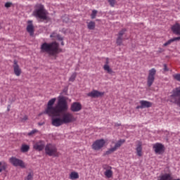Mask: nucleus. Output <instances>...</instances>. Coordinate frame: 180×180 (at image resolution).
Wrapping results in <instances>:
<instances>
[{"mask_svg": "<svg viewBox=\"0 0 180 180\" xmlns=\"http://www.w3.org/2000/svg\"><path fill=\"white\" fill-rule=\"evenodd\" d=\"M57 98H53L49 101L47 107L44 113L49 116H60L63 112L68 110V103L67 98L65 96H59L58 98V102L55 106H53L56 103Z\"/></svg>", "mask_w": 180, "mask_h": 180, "instance_id": "1", "label": "nucleus"}, {"mask_svg": "<svg viewBox=\"0 0 180 180\" xmlns=\"http://www.w3.org/2000/svg\"><path fill=\"white\" fill-rule=\"evenodd\" d=\"M51 118L52 126L55 127H60L63 124H68L70 123H74L77 120V118L74 116L73 113L70 112H64L61 116H50Z\"/></svg>", "mask_w": 180, "mask_h": 180, "instance_id": "2", "label": "nucleus"}, {"mask_svg": "<svg viewBox=\"0 0 180 180\" xmlns=\"http://www.w3.org/2000/svg\"><path fill=\"white\" fill-rule=\"evenodd\" d=\"M41 53H47L49 56L54 57L59 53H63V49H60V44L56 41L51 43L44 42L41 45Z\"/></svg>", "mask_w": 180, "mask_h": 180, "instance_id": "3", "label": "nucleus"}, {"mask_svg": "<svg viewBox=\"0 0 180 180\" xmlns=\"http://www.w3.org/2000/svg\"><path fill=\"white\" fill-rule=\"evenodd\" d=\"M33 16L42 19L43 20H47V11L44 8V6L41 4H37L34 6V10L32 13Z\"/></svg>", "mask_w": 180, "mask_h": 180, "instance_id": "4", "label": "nucleus"}, {"mask_svg": "<svg viewBox=\"0 0 180 180\" xmlns=\"http://www.w3.org/2000/svg\"><path fill=\"white\" fill-rule=\"evenodd\" d=\"M45 154L49 157H59L60 153L57 150V146L54 144L48 143L45 146Z\"/></svg>", "mask_w": 180, "mask_h": 180, "instance_id": "5", "label": "nucleus"}, {"mask_svg": "<svg viewBox=\"0 0 180 180\" xmlns=\"http://www.w3.org/2000/svg\"><path fill=\"white\" fill-rule=\"evenodd\" d=\"M180 86L173 90V94L169 97V101L180 106Z\"/></svg>", "mask_w": 180, "mask_h": 180, "instance_id": "6", "label": "nucleus"}, {"mask_svg": "<svg viewBox=\"0 0 180 180\" xmlns=\"http://www.w3.org/2000/svg\"><path fill=\"white\" fill-rule=\"evenodd\" d=\"M9 162L13 167H20V168H26V163L20 159H18L16 157H11L9 159Z\"/></svg>", "mask_w": 180, "mask_h": 180, "instance_id": "7", "label": "nucleus"}, {"mask_svg": "<svg viewBox=\"0 0 180 180\" xmlns=\"http://www.w3.org/2000/svg\"><path fill=\"white\" fill-rule=\"evenodd\" d=\"M105 144H106V141L103 139H98L93 143L91 148L95 151H99V150L103 148Z\"/></svg>", "mask_w": 180, "mask_h": 180, "instance_id": "8", "label": "nucleus"}, {"mask_svg": "<svg viewBox=\"0 0 180 180\" xmlns=\"http://www.w3.org/2000/svg\"><path fill=\"white\" fill-rule=\"evenodd\" d=\"M155 74H157V70L155 68H152L148 71L147 84L148 86H151L154 84L155 79Z\"/></svg>", "mask_w": 180, "mask_h": 180, "instance_id": "9", "label": "nucleus"}, {"mask_svg": "<svg viewBox=\"0 0 180 180\" xmlns=\"http://www.w3.org/2000/svg\"><path fill=\"white\" fill-rule=\"evenodd\" d=\"M124 143H126V140L124 139H120L119 140L115 145L114 147L110 148L109 150H108L105 152V154L107 155H109V154H112V153H115V151L117 150V148H120V147H122V146H123V144H124Z\"/></svg>", "mask_w": 180, "mask_h": 180, "instance_id": "10", "label": "nucleus"}, {"mask_svg": "<svg viewBox=\"0 0 180 180\" xmlns=\"http://www.w3.org/2000/svg\"><path fill=\"white\" fill-rule=\"evenodd\" d=\"M33 148L36 151H43L46 148V141L39 140L33 143Z\"/></svg>", "mask_w": 180, "mask_h": 180, "instance_id": "11", "label": "nucleus"}, {"mask_svg": "<svg viewBox=\"0 0 180 180\" xmlns=\"http://www.w3.org/2000/svg\"><path fill=\"white\" fill-rule=\"evenodd\" d=\"M153 148L155 154H162L165 151V146L162 143H156L153 144Z\"/></svg>", "mask_w": 180, "mask_h": 180, "instance_id": "12", "label": "nucleus"}, {"mask_svg": "<svg viewBox=\"0 0 180 180\" xmlns=\"http://www.w3.org/2000/svg\"><path fill=\"white\" fill-rule=\"evenodd\" d=\"M13 68L15 75H16V77H20L22 75V68H20V66H19L18 60H15L13 61Z\"/></svg>", "mask_w": 180, "mask_h": 180, "instance_id": "13", "label": "nucleus"}, {"mask_svg": "<svg viewBox=\"0 0 180 180\" xmlns=\"http://www.w3.org/2000/svg\"><path fill=\"white\" fill-rule=\"evenodd\" d=\"M136 153L138 157H143V143L140 141H136Z\"/></svg>", "mask_w": 180, "mask_h": 180, "instance_id": "14", "label": "nucleus"}, {"mask_svg": "<svg viewBox=\"0 0 180 180\" xmlns=\"http://www.w3.org/2000/svg\"><path fill=\"white\" fill-rule=\"evenodd\" d=\"M103 95H105V92H101L97 90H93L87 94V96L90 98H99L100 96H103Z\"/></svg>", "mask_w": 180, "mask_h": 180, "instance_id": "15", "label": "nucleus"}, {"mask_svg": "<svg viewBox=\"0 0 180 180\" xmlns=\"http://www.w3.org/2000/svg\"><path fill=\"white\" fill-rule=\"evenodd\" d=\"M82 109V105L78 102H74L70 106L71 112H79Z\"/></svg>", "mask_w": 180, "mask_h": 180, "instance_id": "16", "label": "nucleus"}, {"mask_svg": "<svg viewBox=\"0 0 180 180\" xmlns=\"http://www.w3.org/2000/svg\"><path fill=\"white\" fill-rule=\"evenodd\" d=\"M27 23V32L30 33V36H33L34 34V26H33L32 20H29Z\"/></svg>", "mask_w": 180, "mask_h": 180, "instance_id": "17", "label": "nucleus"}, {"mask_svg": "<svg viewBox=\"0 0 180 180\" xmlns=\"http://www.w3.org/2000/svg\"><path fill=\"white\" fill-rule=\"evenodd\" d=\"M104 169H105L104 175L106 176V178H112V176H113V171H112V167L107 166L106 167H104Z\"/></svg>", "mask_w": 180, "mask_h": 180, "instance_id": "18", "label": "nucleus"}, {"mask_svg": "<svg viewBox=\"0 0 180 180\" xmlns=\"http://www.w3.org/2000/svg\"><path fill=\"white\" fill-rule=\"evenodd\" d=\"M109 58H106L105 65H103V70L108 74H112L113 70L110 68V66H109Z\"/></svg>", "mask_w": 180, "mask_h": 180, "instance_id": "19", "label": "nucleus"}, {"mask_svg": "<svg viewBox=\"0 0 180 180\" xmlns=\"http://www.w3.org/2000/svg\"><path fill=\"white\" fill-rule=\"evenodd\" d=\"M172 31L174 34L180 36V24L176 22L172 27Z\"/></svg>", "mask_w": 180, "mask_h": 180, "instance_id": "20", "label": "nucleus"}, {"mask_svg": "<svg viewBox=\"0 0 180 180\" xmlns=\"http://www.w3.org/2000/svg\"><path fill=\"white\" fill-rule=\"evenodd\" d=\"M140 105H142L143 109L146 108H151L153 106V103L144 100H141L139 101Z\"/></svg>", "mask_w": 180, "mask_h": 180, "instance_id": "21", "label": "nucleus"}, {"mask_svg": "<svg viewBox=\"0 0 180 180\" xmlns=\"http://www.w3.org/2000/svg\"><path fill=\"white\" fill-rule=\"evenodd\" d=\"M158 180H172V177L171 176L170 174L166 173L160 176Z\"/></svg>", "mask_w": 180, "mask_h": 180, "instance_id": "22", "label": "nucleus"}, {"mask_svg": "<svg viewBox=\"0 0 180 180\" xmlns=\"http://www.w3.org/2000/svg\"><path fill=\"white\" fill-rule=\"evenodd\" d=\"M69 178L71 180L78 179V178H79V174L77 172H72L69 175Z\"/></svg>", "mask_w": 180, "mask_h": 180, "instance_id": "23", "label": "nucleus"}, {"mask_svg": "<svg viewBox=\"0 0 180 180\" xmlns=\"http://www.w3.org/2000/svg\"><path fill=\"white\" fill-rule=\"evenodd\" d=\"M178 40H179V37H174V38H172V39L168 40L166 43H165V44H163V46H164L165 47H167V46H169V44H171V43H174V41H178Z\"/></svg>", "mask_w": 180, "mask_h": 180, "instance_id": "24", "label": "nucleus"}, {"mask_svg": "<svg viewBox=\"0 0 180 180\" xmlns=\"http://www.w3.org/2000/svg\"><path fill=\"white\" fill-rule=\"evenodd\" d=\"M8 168V164L5 162H0V173Z\"/></svg>", "mask_w": 180, "mask_h": 180, "instance_id": "25", "label": "nucleus"}, {"mask_svg": "<svg viewBox=\"0 0 180 180\" xmlns=\"http://www.w3.org/2000/svg\"><path fill=\"white\" fill-rule=\"evenodd\" d=\"M96 23L94 21H90L87 22V27L89 30H94L95 29Z\"/></svg>", "mask_w": 180, "mask_h": 180, "instance_id": "26", "label": "nucleus"}, {"mask_svg": "<svg viewBox=\"0 0 180 180\" xmlns=\"http://www.w3.org/2000/svg\"><path fill=\"white\" fill-rule=\"evenodd\" d=\"M20 150L22 153H27V151L30 150V146L26 144H22Z\"/></svg>", "mask_w": 180, "mask_h": 180, "instance_id": "27", "label": "nucleus"}, {"mask_svg": "<svg viewBox=\"0 0 180 180\" xmlns=\"http://www.w3.org/2000/svg\"><path fill=\"white\" fill-rule=\"evenodd\" d=\"M37 133H39V130L33 129L27 133V136H29V137H33L34 136H35V134H37Z\"/></svg>", "mask_w": 180, "mask_h": 180, "instance_id": "28", "label": "nucleus"}, {"mask_svg": "<svg viewBox=\"0 0 180 180\" xmlns=\"http://www.w3.org/2000/svg\"><path fill=\"white\" fill-rule=\"evenodd\" d=\"M122 43H123V37H118L117 38L116 44H117V46H122Z\"/></svg>", "mask_w": 180, "mask_h": 180, "instance_id": "29", "label": "nucleus"}, {"mask_svg": "<svg viewBox=\"0 0 180 180\" xmlns=\"http://www.w3.org/2000/svg\"><path fill=\"white\" fill-rule=\"evenodd\" d=\"M75 78H77V72H74L72 74V75L69 78V81L70 82H74V81H75Z\"/></svg>", "mask_w": 180, "mask_h": 180, "instance_id": "30", "label": "nucleus"}, {"mask_svg": "<svg viewBox=\"0 0 180 180\" xmlns=\"http://www.w3.org/2000/svg\"><path fill=\"white\" fill-rule=\"evenodd\" d=\"M34 175L33 172H30L24 180H33Z\"/></svg>", "mask_w": 180, "mask_h": 180, "instance_id": "31", "label": "nucleus"}, {"mask_svg": "<svg viewBox=\"0 0 180 180\" xmlns=\"http://www.w3.org/2000/svg\"><path fill=\"white\" fill-rule=\"evenodd\" d=\"M126 32H127V30H126V28H123L122 30H121L119 32L118 37H123V34H124V33H126Z\"/></svg>", "mask_w": 180, "mask_h": 180, "instance_id": "32", "label": "nucleus"}, {"mask_svg": "<svg viewBox=\"0 0 180 180\" xmlns=\"http://www.w3.org/2000/svg\"><path fill=\"white\" fill-rule=\"evenodd\" d=\"M98 13V11L96 10H93L92 13L91 14V19H95L96 18V14Z\"/></svg>", "mask_w": 180, "mask_h": 180, "instance_id": "33", "label": "nucleus"}, {"mask_svg": "<svg viewBox=\"0 0 180 180\" xmlns=\"http://www.w3.org/2000/svg\"><path fill=\"white\" fill-rule=\"evenodd\" d=\"M173 78L176 79V81H179V82H180V73L174 75Z\"/></svg>", "mask_w": 180, "mask_h": 180, "instance_id": "34", "label": "nucleus"}, {"mask_svg": "<svg viewBox=\"0 0 180 180\" xmlns=\"http://www.w3.org/2000/svg\"><path fill=\"white\" fill-rule=\"evenodd\" d=\"M108 2L110 4V6L113 8L116 5V0H108Z\"/></svg>", "mask_w": 180, "mask_h": 180, "instance_id": "35", "label": "nucleus"}, {"mask_svg": "<svg viewBox=\"0 0 180 180\" xmlns=\"http://www.w3.org/2000/svg\"><path fill=\"white\" fill-rule=\"evenodd\" d=\"M58 34H57L56 32H53L51 34L50 37L51 39H56Z\"/></svg>", "mask_w": 180, "mask_h": 180, "instance_id": "36", "label": "nucleus"}, {"mask_svg": "<svg viewBox=\"0 0 180 180\" xmlns=\"http://www.w3.org/2000/svg\"><path fill=\"white\" fill-rule=\"evenodd\" d=\"M55 39H56V40H59L60 41H63V38L61 37V35H60L58 34L56 38H55Z\"/></svg>", "mask_w": 180, "mask_h": 180, "instance_id": "37", "label": "nucleus"}, {"mask_svg": "<svg viewBox=\"0 0 180 180\" xmlns=\"http://www.w3.org/2000/svg\"><path fill=\"white\" fill-rule=\"evenodd\" d=\"M163 67H164L163 70H164L165 72L169 71V69H168L167 64H164Z\"/></svg>", "mask_w": 180, "mask_h": 180, "instance_id": "38", "label": "nucleus"}, {"mask_svg": "<svg viewBox=\"0 0 180 180\" xmlns=\"http://www.w3.org/2000/svg\"><path fill=\"white\" fill-rule=\"evenodd\" d=\"M11 6H12V3L7 2L5 4V8H11Z\"/></svg>", "mask_w": 180, "mask_h": 180, "instance_id": "39", "label": "nucleus"}, {"mask_svg": "<svg viewBox=\"0 0 180 180\" xmlns=\"http://www.w3.org/2000/svg\"><path fill=\"white\" fill-rule=\"evenodd\" d=\"M136 109H143V105L141 104L140 105L136 106Z\"/></svg>", "mask_w": 180, "mask_h": 180, "instance_id": "40", "label": "nucleus"}, {"mask_svg": "<svg viewBox=\"0 0 180 180\" xmlns=\"http://www.w3.org/2000/svg\"><path fill=\"white\" fill-rule=\"evenodd\" d=\"M38 124L39 126H43V124H44V122H39Z\"/></svg>", "mask_w": 180, "mask_h": 180, "instance_id": "41", "label": "nucleus"}, {"mask_svg": "<svg viewBox=\"0 0 180 180\" xmlns=\"http://www.w3.org/2000/svg\"><path fill=\"white\" fill-rule=\"evenodd\" d=\"M8 110V112H9V110H11V105L8 106V110Z\"/></svg>", "mask_w": 180, "mask_h": 180, "instance_id": "42", "label": "nucleus"}, {"mask_svg": "<svg viewBox=\"0 0 180 180\" xmlns=\"http://www.w3.org/2000/svg\"><path fill=\"white\" fill-rule=\"evenodd\" d=\"M24 120H27V116L24 117Z\"/></svg>", "mask_w": 180, "mask_h": 180, "instance_id": "43", "label": "nucleus"}, {"mask_svg": "<svg viewBox=\"0 0 180 180\" xmlns=\"http://www.w3.org/2000/svg\"><path fill=\"white\" fill-rule=\"evenodd\" d=\"M61 46H64V41H61Z\"/></svg>", "mask_w": 180, "mask_h": 180, "instance_id": "44", "label": "nucleus"}, {"mask_svg": "<svg viewBox=\"0 0 180 180\" xmlns=\"http://www.w3.org/2000/svg\"><path fill=\"white\" fill-rule=\"evenodd\" d=\"M1 29H2V26L0 25V30H1Z\"/></svg>", "mask_w": 180, "mask_h": 180, "instance_id": "45", "label": "nucleus"}, {"mask_svg": "<svg viewBox=\"0 0 180 180\" xmlns=\"http://www.w3.org/2000/svg\"><path fill=\"white\" fill-rule=\"evenodd\" d=\"M179 40H180V37H179Z\"/></svg>", "mask_w": 180, "mask_h": 180, "instance_id": "46", "label": "nucleus"}, {"mask_svg": "<svg viewBox=\"0 0 180 180\" xmlns=\"http://www.w3.org/2000/svg\"><path fill=\"white\" fill-rule=\"evenodd\" d=\"M117 126H120V124H117Z\"/></svg>", "mask_w": 180, "mask_h": 180, "instance_id": "47", "label": "nucleus"}]
</instances>
